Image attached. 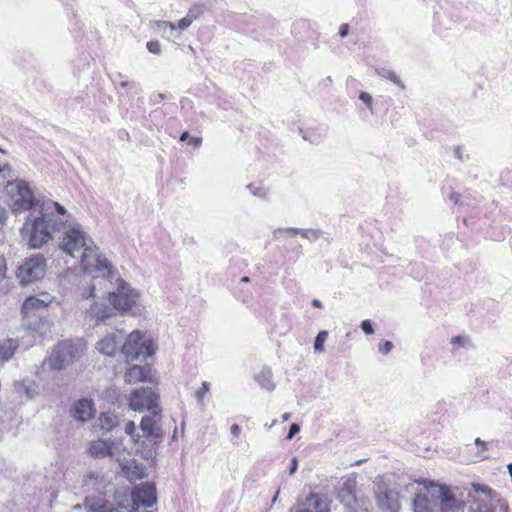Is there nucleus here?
Masks as SVG:
<instances>
[{
    "mask_svg": "<svg viewBox=\"0 0 512 512\" xmlns=\"http://www.w3.org/2000/svg\"><path fill=\"white\" fill-rule=\"evenodd\" d=\"M375 498L382 510L398 512L401 508L399 492L385 483L377 485Z\"/></svg>",
    "mask_w": 512,
    "mask_h": 512,
    "instance_id": "f8f14e48",
    "label": "nucleus"
},
{
    "mask_svg": "<svg viewBox=\"0 0 512 512\" xmlns=\"http://www.w3.org/2000/svg\"><path fill=\"white\" fill-rule=\"evenodd\" d=\"M122 353L131 359L140 356L149 357L156 351V346L151 338H147L140 330H133L126 338L121 348Z\"/></svg>",
    "mask_w": 512,
    "mask_h": 512,
    "instance_id": "0eeeda50",
    "label": "nucleus"
},
{
    "mask_svg": "<svg viewBox=\"0 0 512 512\" xmlns=\"http://www.w3.org/2000/svg\"><path fill=\"white\" fill-rule=\"evenodd\" d=\"M299 430H300V428L297 424H292L289 429L287 438L291 439L295 434H297L299 432Z\"/></svg>",
    "mask_w": 512,
    "mask_h": 512,
    "instance_id": "4c0bfd02",
    "label": "nucleus"
},
{
    "mask_svg": "<svg viewBox=\"0 0 512 512\" xmlns=\"http://www.w3.org/2000/svg\"><path fill=\"white\" fill-rule=\"evenodd\" d=\"M51 303V299H40L36 296L27 297L21 307V313L24 317L29 318L36 315L37 312L44 310Z\"/></svg>",
    "mask_w": 512,
    "mask_h": 512,
    "instance_id": "f3484780",
    "label": "nucleus"
},
{
    "mask_svg": "<svg viewBox=\"0 0 512 512\" xmlns=\"http://www.w3.org/2000/svg\"><path fill=\"white\" fill-rule=\"evenodd\" d=\"M450 198H451L455 203H458V202H459L460 195H458V194H451Z\"/></svg>",
    "mask_w": 512,
    "mask_h": 512,
    "instance_id": "09e8293b",
    "label": "nucleus"
},
{
    "mask_svg": "<svg viewBox=\"0 0 512 512\" xmlns=\"http://www.w3.org/2000/svg\"><path fill=\"white\" fill-rule=\"evenodd\" d=\"M376 72L380 77L388 79L389 81L393 82L395 85L400 87L401 89L405 88V85L403 84V82L401 81L399 76L394 71H391V70L385 69V68H381V69H378Z\"/></svg>",
    "mask_w": 512,
    "mask_h": 512,
    "instance_id": "393cba45",
    "label": "nucleus"
},
{
    "mask_svg": "<svg viewBox=\"0 0 512 512\" xmlns=\"http://www.w3.org/2000/svg\"><path fill=\"white\" fill-rule=\"evenodd\" d=\"M240 432H241V428H240V426H239V425H237V424H233V425L231 426V433H232L235 437L239 436Z\"/></svg>",
    "mask_w": 512,
    "mask_h": 512,
    "instance_id": "37998d69",
    "label": "nucleus"
},
{
    "mask_svg": "<svg viewBox=\"0 0 512 512\" xmlns=\"http://www.w3.org/2000/svg\"><path fill=\"white\" fill-rule=\"evenodd\" d=\"M469 342H470V339L468 337H464V336H460V335L454 336L451 338V344L453 345L454 348L465 346Z\"/></svg>",
    "mask_w": 512,
    "mask_h": 512,
    "instance_id": "c756f323",
    "label": "nucleus"
},
{
    "mask_svg": "<svg viewBox=\"0 0 512 512\" xmlns=\"http://www.w3.org/2000/svg\"><path fill=\"white\" fill-rule=\"evenodd\" d=\"M100 427L104 430L111 431L118 424V417L112 412H102L99 416Z\"/></svg>",
    "mask_w": 512,
    "mask_h": 512,
    "instance_id": "5701e85b",
    "label": "nucleus"
},
{
    "mask_svg": "<svg viewBox=\"0 0 512 512\" xmlns=\"http://www.w3.org/2000/svg\"><path fill=\"white\" fill-rule=\"evenodd\" d=\"M94 290H95L94 286H90V287H88V288L83 292L82 297H83V298H86V299H88V298H93V297L95 296V294H94Z\"/></svg>",
    "mask_w": 512,
    "mask_h": 512,
    "instance_id": "e433bc0d",
    "label": "nucleus"
},
{
    "mask_svg": "<svg viewBox=\"0 0 512 512\" xmlns=\"http://www.w3.org/2000/svg\"><path fill=\"white\" fill-rule=\"evenodd\" d=\"M91 239L87 238L84 231L79 227H71L63 236L61 248L69 255L75 256V253L83 252L90 246Z\"/></svg>",
    "mask_w": 512,
    "mask_h": 512,
    "instance_id": "9b49d317",
    "label": "nucleus"
},
{
    "mask_svg": "<svg viewBox=\"0 0 512 512\" xmlns=\"http://www.w3.org/2000/svg\"><path fill=\"white\" fill-rule=\"evenodd\" d=\"M192 22L193 21L191 20V18L186 16L179 20L178 28L181 30H184V29L188 28L192 24Z\"/></svg>",
    "mask_w": 512,
    "mask_h": 512,
    "instance_id": "72a5a7b5",
    "label": "nucleus"
},
{
    "mask_svg": "<svg viewBox=\"0 0 512 512\" xmlns=\"http://www.w3.org/2000/svg\"><path fill=\"white\" fill-rule=\"evenodd\" d=\"M180 140L187 141L188 145L193 146L195 148L199 147L202 143V139L200 137H189V133L187 131L181 134Z\"/></svg>",
    "mask_w": 512,
    "mask_h": 512,
    "instance_id": "cd10ccee",
    "label": "nucleus"
},
{
    "mask_svg": "<svg viewBox=\"0 0 512 512\" xmlns=\"http://www.w3.org/2000/svg\"><path fill=\"white\" fill-rule=\"evenodd\" d=\"M86 344L82 340H65L57 344L48 358L52 369L60 370L83 356Z\"/></svg>",
    "mask_w": 512,
    "mask_h": 512,
    "instance_id": "20e7f679",
    "label": "nucleus"
},
{
    "mask_svg": "<svg viewBox=\"0 0 512 512\" xmlns=\"http://www.w3.org/2000/svg\"><path fill=\"white\" fill-rule=\"evenodd\" d=\"M140 429L143 435L136 433V425L134 421L126 422L124 431L131 437L135 449L145 459L153 457L156 453L158 445L162 442L164 431L162 429V413L161 409L154 410L148 415L142 417Z\"/></svg>",
    "mask_w": 512,
    "mask_h": 512,
    "instance_id": "f257e3e1",
    "label": "nucleus"
},
{
    "mask_svg": "<svg viewBox=\"0 0 512 512\" xmlns=\"http://www.w3.org/2000/svg\"><path fill=\"white\" fill-rule=\"evenodd\" d=\"M124 381L127 384H137L140 382H155L154 371L148 364L132 365L124 373Z\"/></svg>",
    "mask_w": 512,
    "mask_h": 512,
    "instance_id": "4468645a",
    "label": "nucleus"
},
{
    "mask_svg": "<svg viewBox=\"0 0 512 512\" xmlns=\"http://www.w3.org/2000/svg\"><path fill=\"white\" fill-rule=\"evenodd\" d=\"M159 395L149 387H141L134 389L128 398V405L133 411L154 410L161 409L158 405Z\"/></svg>",
    "mask_w": 512,
    "mask_h": 512,
    "instance_id": "1a4fd4ad",
    "label": "nucleus"
},
{
    "mask_svg": "<svg viewBox=\"0 0 512 512\" xmlns=\"http://www.w3.org/2000/svg\"><path fill=\"white\" fill-rule=\"evenodd\" d=\"M116 449L117 447L113 442L98 439L90 443L88 453L93 458H104L113 456Z\"/></svg>",
    "mask_w": 512,
    "mask_h": 512,
    "instance_id": "a211bd4d",
    "label": "nucleus"
},
{
    "mask_svg": "<svg viewBox=\"0 0 512 512\" xmlns=\"http://www.w3.org/2000/svg\"><path fill=\"white\" fill-rule=\"evenodd\" d=\"M392 349V343L390 341H386L383 346L381 347V350L384 353H388Z\"/></svg>",
    "mask_w": 512,
    "mask_h": 512,
    "instance_id": "c03bdc74",
    "label": "nucleus"
},
{
    "mask_svg": "<svg viewBox=\"0 0 512 512\" xmlns=\"http://www.w3.org/2000/svg\"><path fill=\"white\" fill-rule=\"evenodd\" d=\"M17 349L16 341L12 339H5L0 342V359L8 360L10 359Z\"/></svg>",
    "mask_w": 512,
    "mask_h": 512,
    "instance_id": "b1692460",
    "label": "nucleus"
},
{
    "mask_svg": "<svg viewBox=\"0 0 512 512\" xmlns=\"http://www.w3.org/2000/svg\"><path fill=\"white\" fill-rule=\"evenodd\" d=\"M203 11L204 9L202 5L195 4L189 9L187 16L194 21L203 14Z\"/></svg>",
    "mask_w": 512,
    "mask_h": 512,
    "instance_id": "c85d7f7f",
    "label": "nucleus"
},
{
    "mask_svg": "<svg viewBox=\"0 0 512 512\" xmlns=\"http://www.w3.org/2000/svg\"><path fill=\"white\" fill-rule=\"evenodd\" d=\"M336 497L347 512L367 510V505L369 504L368 497L359 491L355 476L343 478Z\"/></svg>",
    "mask_w": 512,
    "mask_h": 512,
    "instance_id": "39448f33",
    "label": "nucleus"
},
{
    "mask_svg": "<svg viewBox=\"0 0 512 512\" xmlns=\"http://www.w3.org/2000/svg\"><path fill=\"white\" fill-rule=\"evenodd\" d=\"M54 207L56 209V211L61 214V215H65L66 214V210L65 208L59 204L58 202H54Z\"/></svg>",
    "mask_w": 512,
    "mask_h": 512,
    "instance_id": "79ce46f5",
    "label": "nucleus"
},
{
    "mask_svg": "<svg viewBox=\"0 0 512 512\" xmlns=\"http://www.w3.org/2000/svg\"><path fill=\"white\" fill-rule=\"evenodd\" d=\"M96 414L94 402L91 399L82 398L75 402L71 408V415L74 419L86 422L91 420Z\"/></svg>",
    "mask_w": 512,
    "mask_h": 512,
    "instance_id": "dca6fc26",
    "label": "nucleus"
},
{
    "mask_svg": "<svg viewBox=\"0 0 512 512\" xmlns=\"http://www.w3.org/2000/svg\"><path fill=\"white\" fill-rule=\"evenodd\" d=\"M7 272V265L6 260L3 256L0 257V279H3L6 277Z\"/></svg>",
    "mask_w": 512,
    "mask_h": 512,
    "instance_id": "c9c22d12",
    "label": "nucleus"
},
{
    "mask_svg": "<svg viewBox=\"0 0 512 512\" xmlns=\"http://www.w3.org/2000/svg\"><path fill=\"white\" fill-rule=\"evenodd\" d=\"M109 305L97 302L90 307V313L98 321H104L116 314H135L139 306V293L122 278L117 279V287L107 295Z\"/></svg>",
    "mask_w": 512,
    "mask_h": 512,
    "instance_id": "f03ea898",
    "label": "nucleus"
},
{
    "mask_svg": "<svg viewBox=\"0 0 512 512\" xmlns=\"http://www.w3.org/2000/svg\"><path fill=\"white\" fill-rule=\"evenodd\" d=\"M360 100H362L369 108L372 106V96L367 92H361L359 95Z\"/></svg>",
    "mask_w": 512,
    "mask_h": 512,
    "instance_id": "f704fd0d",
    "label": "nucleus"
},
{
    "mask_svg": "<svg viewBox=\"0 0 512 512\" xmlns=\"http://www.w3.org/2000/svg\"><path fill=\"white\" fill-rule=\"evenodd\" d=\"M9 195L8 206L13 213L30 210L34 205L33 192L24 182L10 184Z\"/></svg>",
    "mask_w": 512,
    "mask_h": 512,
    "instance_id": "9d476101",
    "label": "nucleus"
},
{
    "mask_svg": "<svg viewBox=\"0 0 512 512\" xmlns=\"http://www.w3.org/2000/svg\"><path fill=\"white\" fill-rule=\"evenodd\" d=\"M132 466L131 465H124L122 467V470L125 472L127 477L132 479H142L145 476L144 469L142 467L137 466L136 464L133 466V471L131 472Z\"/></svg>",
    "mask_w": 512,
    "mask_h": 512,
    "instance_id": "a878e982",
    "label": "nucleus"
},
{
    "mask_svg": "<svg viewBox=\"0 0 512 512\" xmlns=\"http://www.w3.org/2000/svg\"><path fill=\"white\" fill-rule=\"evenodd\" d=\"M241 282L247 283L249 282V278L245 276L241 279Z\"/></svg>",
    "mask_w": 512,
    "mask_h": 512,
    "instance_id": "864d4df0",
    "label": "nucleus"
},
{
    "mask_svg": "<svg viewBox=\"0 0 512 512\" xmlns=\"http://www.w3.org/2000/svg\"><path fill=\"white\" fill-rule=\"evenodd\" d=\"M328 338V332L325 330H322L318 333L315 339L314 343V349L315 351L322 352L324 351V343Z\"/></svg>",
    "mask_w": 512,
    "mask_h": 512,
    "instance_id": "bb28decb",
    "label": "nucleus"
},
{
    "mask_svg": "<svg viewBox=\"0 0 512 512\" xmlns=\"http://www.w3.org/2000/svg\"><path fill=\"white\" fill-rule=\"evenodd\" d=\"M298 512H311V511H308V510H300Z\"/></svg>",
    "mask_w": 512,
    "mask_h": 512,
    "instance_id": "5fc2aeb1",
    "label": "nucleus"
},
{
    "mask_svg": "<svg viewBox=\"0 0 512 512\" xmlns=\"http://www.w3.org/2000/svg\"><path fill=\"white\" fill-rule=\"evenodd\" d=\"M360 326L365 334L369 335L374 333L372 323L369 320H363Z\"/></svg>",
    "mask_w": 512,
    "mask_h": 512,
    "instance_id": "473e14b6",
    "label": "nucleus"
},
{
    "mask_svg": "<svg viewBox=\"0 0 512 512\" xmlns=\"http://www.w3.org/2000/svg\"><path fill=\"white\" fill-rule=\"evenodd\" d=\"M290 416H291V415H290V413H284V414L282 415V420H283V421H287V420L290 418Z\"/></svg>",
    "mask_w": 512,
    "mask_h": 512,
    "instance_id": "8fccbe9b",
    "label": "nucleus"
},
{
    "mask_svg": "<svg viewBox=\"0 0 512 512\" xmlns=\"http://www.w3.org/2000/svg\"><path fill=\"white\" fill-rule=\"evenodd\" d=\"M46 259L41 254L26 258L18 267L16 276L21 285L41 280L46 273Z\"/></svg>",
    "mask_w": 512,
    "mask_h": 512,
    "instance_id": "6e6552de",
    "label": "nucleus"
},
{
    "mask_svg": "<svg viewBox=\"0 0 512 512\" xmlns=\"http://www.w3.org/2000/svg\"><path fill=\"white\" fill-rule=\"evenodd\" d=\"M98 350L108 356H114L118 350V341L113 334L106 335L97 344Z\"/></svg>",
    "mask_w": 512,
    "mask_h": 512,
    "instance_id": "412c9836",
    "label": "nucleus"
},
{
    "mask_svg": "<svg viewBox=\"0 0 512 512\" xmlns=\"http://www.w3.org/2000/svg\"><path fill=\"white\" fill-rule=\"evenodd\" d=\"M64 226L62 220L55 219L52 215L41 214L33 221L29 219L24 223L21 232L27 239L31 248H40L53 238L55 232Z\"/></svg>",
    "mask_w": 512,
    "mask_h": 512,
    "instance_id": "7ed1b4c3",
    "label": "nucleus"
},
{
    "mask_svg": "<svg viewBox=\"0 0 512 512\" xmlns=\"http://www.w3.org/2000/svg\"><path fill=\"white\" fill-rule=\"evenodd\" d=\"M255 195L264 196L266 193L262 188H259L257 191H253Z\"/></svg>",
    "mask_w": 512,
    "mask_h": 512,
    "instance_id": "de8ad7c7",
    "label": "nucleus"
},
{
    "mask_svg": "<svg viewBox=\"0 0 512 512\" xmlns=\"http://www.w3.org/2000/svg\"><path fill=\"white\" fill-rule=\"evenodd\" d=\"M475 444L481 448V452H484L487 450V443L480 438L475 439Z\"/></svg>",
    "mask_w": 512,
    "mask_h": 512,
    "instance_id": "a19ab883",
    "label": "nucleus"
},
{
    "mask_svg": "<svg viewBox=\"0 0 512 512\" xmlns=\"http://www.w3.org/2000/svg\"><path fill=\"white\" fill-rule=\"evenodd\" d=\"M438 486V490L440 491V487ZM438 499L429 498L427 493H417L413 500V510L414 512H438L441 511L442 500L440 495Z\"/></svg>",
    "mask_w": 512,
    "mask_h": 512,
    "instance_id": "2eb2a0df",
    "label": "nucleus"
},
{
    "mask_svg": "<svg viewBox=\"0 0 512 512\" xmlns=\"http://www.w3.org/2000/svg\"><path fill=\"white\" fill-rule=\"evenodd\" d=\"M307 501L311 503L310 505L316 512L330 511L331 501L326 496L311 492L309 497L307 498Z\"/></svg>",
    "mask_w": 512,
    "mask_h": 512,
    "instance_id": "4be33fe9",
    "label": "nucleus"
},
{
    "mask_svg": "<svg viewBox=\"0 0 512 512\" xmlns=\"http://www.w3.org/2000/svg\"><path fill=\"white\" fill-rule=\"evenodd\" d=\"M80 266L82 270L96 277H109L113 273V266L108 259L99 253V248L90 241L80 255Z\"/></svg>",
    "mask_w": 512,
    "mask_h": 512,
    "instance_id": "423d86ee",
    "label": "nucleus"
},
{
    "mask_svg": "<svg viewBox=\"0 0 512 512\" xmlns=\"http://www.w3.org/2000/svg\"><path fill=\"white\" fill-rule=\"evenodd\" d=\"M210 385L208 382H203L202 386L196 391V398L202 401L205 394L209 391Z\"/></svg>",
    "mask_w": 512,
    "mask_h": 512,
    "instance_id": "7c9ffc66",
    "label": "nucleus"
},
{
    "mask_svg": "<svg viewBox=\"0 0 512 512\" xmlns=\"http://www.w3.org/2000/svg\"><path fill=\"white\" fill-rule=\"evenodd\" d=\"M297 465H298L297 459L293 458L292 461H291L290 474H293L296 471Z\"/></svg>",
    "mask_w": 512,
    "mask_h": 512,
    "instance_id": "a18cd8bd",
    "label": "nucleus"
},
{
    "mask_svg": "<svg viewBox=\"0 0 512 512\" xmlns=\"http://www.w3.org/2000/svg\"><path fill=\"white\" fill-rule=\"evenodd\" d=\"M440 498L442 500L441 512H459L460 505L447 486L440 487Z\"/></svg>",
    "mask_w": 512,
    "mask_h": 512,
    "instance_id": "aec40b11",
    "label": "nucleus"
},
{
    "mask_svg": "<svg viewBox=\"0 0 512 512\" xmlns=\"http://www.w3.org/2000/svg\"><path fill=\"white\" fill-rule=\"evenodd\" d=\"M3 225H4V217L2 215H0V229L2 228Z\"/></svg>",
    "mask_w": 512,
    "mask_h": 512,
    "instance_id": "603ef678",
    "label": "nucleus"
},
{
    "mask_svg": "<svg viewBox=\"0 0 512 512\" xmlns=\"http://www.w3.org/2000/svg\"><path fill=\"white\" fill-rule=\"evenodd\" d=\"M131 496L133 502L131 512H135L140 506L150 507L156 502V488L153 484L142 483L132 490Z\"/></svg>",
    "mask_w": 512,
    "mask_h": 512,
    "instance_id": "ddd939ff",
    "label": "nucleus"
},
{
    "mask_svg": "<svg viewBox=\"0 0 512 512\" xmlns=\"http://www.w3.org/2000/svg\"><path fill=\"white\" fill-rule=\"evenodd\" d=\"M312 305L316 308H322V303L318 299H314Z\"/></svg>",
    "mask_w": 512,
    "mask_h": 512,
    "instance_id": "49530a36",
    "label": "nucleus"
},
{
    "mask_svg": "<svg viewBox=\"0 0 512 512\" xmlns=\"http://www.w3.org/2000/svg\"><path fill=\"white\" fill-rule=\"evenodd\" d=\"M424 486L429 489L430 487H437V485H434L432 482H429V484H427L426 482L423 483Z\"/></svg>",
    "mask_w": 512,
    "mask_h": 512,
    "instance_id": "3c124183",
    "label": "nucleus"
},
{
    "mask_svg": "<svg viewBox=\"0 0 512 512\" xmlns=\"http://www.w3.org/2000/svg\"><path fill=\"white\" fill-rule=\"evenodd\" d=\"M84 504L89 512H120L102 497H86Z\"/></svg>",
    "mask_w": 512,
    "mask_h": 512,
    "instance_id": "6ab92c4d",
    "label": "nucleus"
},
{
    "mask_svg": "<svg viewBox=\"0 0 512 512\" xmlns=\"http://www.w3.org/2000/svg\"><path fill=\"white\" fill-rule=\"evenodd\" d=\"M349 33V25L347 23H344L339 28V35L343 38L347 36Z\"/></svg>",
    "mask_w": 512,
    "mask_h": 512,
    "instance_id": "58836bf2",
    "label": "nucleus"
},
{
    "mask_svg": "<svg viewBox=\"0 0 512 512\" xmlns=\"http://www.w3.org/2000/svg\"><path fill=\"white\" fill-rule=\"evenodd\" d=\"M157 25L159 27H169L171 30H174L176 28V25L169 21H158Z\"/></svg>",
    "mask_w": 512,
    "mask_h": 512,
    "instance_id": "ea45409f",
    "label": "nucleus"
},
{
    "mask_svg": "<svg viewBox=\"0 0 512 512\" xmlns=\"http://www.w3.org/2000/svg\"><path fill=\"white\" fill-rule=\"evenodd\" d=\"M149 52L159 54L161 52V45L158 41H149L146 45Z\"/></svg>",
    "mask_w": 512,
    "mask_h": 512,
    "instance_id": "2f4dec72",
    "label": "nucleus"
}]
</instances>
